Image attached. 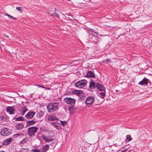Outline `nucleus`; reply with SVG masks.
<instances>
[{
	"mask_svg": "<svg viewBox=\"0 0 152 152\" xmlns=\"http://www.w3.org/2000/svg\"><path fill=\"white\" fill-rule=\"evenodd\" d=\"M60 12L58 10H56V9L54 7H49L48 8V14L49 15L54 16L59 19V13Z\"/></svg>",
	"mask_w": 152,
	"mask_h": 152,
	"instance_id": "nucleus-1",
	"label": "nucleus"
},
{
	"mask_svg": "<svg viewBox=\"0 0 152 152\" xmlns=\"http://www.w3.org/2000/svg\"><path fill=\"white\" fill-rule=\"evenodd\" d=\"M58 103L53 102L48 104V112L52 113L56 111L58 109Z\"/></svg>",
	"mask_w": 152,
	"mask_h": 152,
	"instance_id": "nucleus-2",
	"label": "nucleus"
},
{
	"mask_svg": "<svg viewBox=\"0 0 152 152\" xmlns=\"http://www.w3.org/2000/svg\"><path fill=\"white\" fill-rule=\"evenodd\" d=\"M38 129V128L35 126L28 128L27 129L28 135L31 137H34Z\"/></svg>",
	"mask_w": 152,
	"mask_h": 152,
	"instance_id": "nucleus-3",
	"label": "nucleus"
},
{
	"mask_svg": "<svg viewBox=\"0 0 152 152\" xmlns=\"http://www.w3.org/2000/svg\"><path fill=\"white\" fill-rule=\"evenodd\" d=\"M87 83V82L86 80H83L77 82L75 84V86L78 88H81L85 87Z\"/></svg>",
	"mask_w": 152,
	"mask_h": 152,
	"instance_id": "nucleus-4",
	"label": "nucleus"
},
{
	"mask_svg": "<svg viewBox=\"0 0 152 152\" xmlns=\"http://www.w3.org/2000/svg\"><path fill=\"white\" fill-rule=\"evenodd\" d=\"M73 93L80 96L81 99H83L85 96L83 91L80 90H74L73 91Z\"/></svg>",
	"mask_w": 152,
	"mask_h": 152,
	"instance_id": "nucleus-5",
	"label": "nucleus"
},
{
	"mask_svg": "<svg viewBox=\"0 0 152 152\" xmlns=\"http://www.w3.org/2000/svg\"><path fill=\"white\" fill-rule=\"evenodd\" d=\"M64 99L65 102L68 104L73 105H75V101L74 99L68 97L65 98Z\"/></svg>",
	"mask_w": 152,
	"mask_h": 152,
	"instance_id": "nucleus-6",
	"label": "nucleus"
},
{
	"mask_svg": "<svg viewBox=\"0 0 152 152\" xmlns=\"http://www.w3.org/2000/svg\"><path fill=\"white\" fill-rule=\"evenodd\" d=\"M94 101V98L92 96H88L86 99L85 101V104L87 106L91 105L93 103Z\"/></svg>",
	"mask_w": 152,
	"mask_h": 152,
	"instance_id": "nucleus-7",
	"label": "nucleus"
},
{
	"mask_svg": "<svg viewBox=\"0 0 152 152\" xmlns=\"http://www.w3.org/2000/svg\"><path fill=\"white\" fill-rule=\"evenodd\" d=\"M0 134L3 136H6L10 134V132L7 128H3L0 131Z\"/></svg>",
	"mask_w": 152,
	"mask_h": 152,
	"instance_id": "nucleus-8",
	"label": "nucleus"
},
{
	"mask_svg": "<svg viewBox=\"0 0 152 152\" xmlns=\"http://www.w3.org/2000/svg\"><path fill=\"white\" fill-rule=\"evenodd\" d=\"M6 110L10 114H12L14 113L15 109L13 107H8L6 108Z\"/></svg>",
	"mask_w": 152,
	"mask_h": 152,
	"instance_id": "nucleus-9",
	"label": "nucleus"
},
{
	"mask_svg": "<svg viewBox=\"0 0 152 152\" xmlns=\"http://www.w3.org/2000/svg\"><path fill=\"white\" fill-rule=\"evenodd\" d=\"M35 113L34 112L32 111L28 112L26 115V117L28 119H31L33 118Z\"/></svg>",
	"mask_w": 152,
	"mask_h": 152,
	"instance_id": "nucleus-10",
	"label": "nucleus"
},
{
	"mask_svg": "<svg viewBox=\"0 0 152 152\" xmlns=\"http://www.w3.org/2000/svg\"><path fill=\"white\" fill-rule=\"evenodd\" d=\"M96 87L100 91H105V88L101 84L97 83H96Z\"/></svg>",
	"mask_w": 152,
	"mask_h": 152,
	"instance_id": "nucleus-11",
	"label": "nucleus"
},
{
	"mask_svg": "<svg viewBox=\"0 0 152 152\" xmlns=\"http://www.w3.org/2000/svg\"><path fill=\"white\" fill-rule=\"evenodd\" d=\"M51 124L53 126L56 128L57 129L59 130L61 129V128L60 126V124L56 122H50Z\"/></svg>",
	"mask_w": 152,
	"mask_h": 152,
	"instance_id": "nucleus-12",
	"label": "nucleus"
},
{
	"mask_svg": "<svg viewBox=\"0 0 152 152\" xmlns=\"http://www.w3.org/2000/svg\"><path fill=\"white\" fill-rule=\"evenodd\" d=\"M148 79L144 78L142 81L140 82L138 84L142 86L144 85H146L148 83Z\"/></svg>",
	"mask_w": 152,
	"mask_h": 152,
	"instance_id": "nucleus-13",
	"label": "nucleus"
},
{
	"mask_svg": "<svg viewBox=\"0 0 152 152\" xmlns=\"http://www.w3.org/2000/svg\"><path fill=\"white\" fill-rule=\"evenodd\" d=\"M96 86V84H95L94 81L91 79L89 86L90 88L91 89H93L95 88Z\"/></svg>",
	"mask_w": 152,
	"mask_h": 152,
	"instance_id": "nucleus-14",
	"label": "nucleus"
},
{
	"mask_svg": "<svg viewBox=\"0 0 152 152\" xmlns=\"http://www.w3.org/2000/svg\"><path fill=\"white\" fill-rule=\"evenodd\" d=\"M26 127L31 126L34 125L36 123V122L33 120L29 121L26 122Z\"/></svg>",
	"mask_w": 152,
	"mask_h": 152,
	"instance_id": "nucleus-15",
	"label": "nucleus"
},
{
	"mask_svg": "<svg viewBox=\"0 0 152 152\" xmlns=\"http://www.w3.org/2000/svg\"><path fill=\"white\" fill-rule=\"evenodd\" d=\"M48 120L52 121L58 120V119L56 117L55 115H53L51 116H48Z\"/></svg>",
	"mask_w": 152,
	"mask_h": 152,
	"instance_id": "nucleus-16",
	"label": "nucleus"
},
{
	"mask_svg": "<svg viewBox=\"0 0 152 152\" xmlns=\"http://www.w3.org/2000/svg\"><path fill=\"white\" fill-rule=\"evenodd\" d=\"M12 140L11 138H9L7 139L4 140L3 142V144L4 145H9L11 142Z\"/></svg>",
	"mask_w": 152,
	"mask_h": 152,
	"instance_id": "nucleus-17",
	"label": "nucleus"
},
{
	"mask_svg": "<svg viewBox=\"0 0 152 152\" xmlns=\"http://www.w3.org/2000/svg\"><path fill=\"white\" fill-rule=\"evenodd\" d=\"M86 76L87 77H94L95 75L94 73L90 71L88 72Z\"/></svg>",
	"mask_w": 152,
	"mask_h": 152,
	"instance_id": "nucleus-18",
	"label": "nucleus"
},
{
	"mask_svg": "<svg viewBox=\"0 0 152 152\" xmlns=\"http://www.w3.org/2000/svg\"><path fill=\"white\" fill-rule=\"evenodd\" d=\"M88 33H91V34L94 36V37L95 39L97 36V34L96 32H93V30L92 29H90L88 31Z\"/></svg>",
	"mask_w": 152,
	"mask_h": 152,
	"instance_id": "nucleus-19",
	"label": "nucleus"
},
{
	"mask_svg": "<svg viewBox=\"0 0 152 152\" xmlns=\"http://www.w3.org/2000/svg\"><path fill=\"white\" fill-rule=\"evenodd\" d=\"M89 34L88 37H89V41H94L95 39L94 37V36L92 35H91V33H88Z\"/></svg>",
	"mask_w": 152,
	"mask_h": 152,
	"instance_id": "nucleus-20",
	"label": "nucleus"
},
{
	"mask_svg": "<svg viewBox=\"0 0 152 152\" xmlns=\"http://www.w3.org/2000/svg\"><path fill=\"white\" fill-rule=\"evenodd\" d=\"M24 125L22 124H19L16 126V127L18 130H20L22 129L24 127Z\"/></svg>",
	"mask_w": 152,
	"mask_h": 152,
	"instance_id": "nucleus-21",
	"label": "nucleus"
},
{
	"mask_svg": "<svg viewBox=\"0 0 152 152\" xmlns=\"http://www.w3.org/2000/svg\"><path fill=\"white\" fill-rule=\"evenodd\" d=\"M66 15H67L68 17L67 16H65V17L66 18H69V19L70 20H75L74 18L73 15H69L68 14H66Z\"/></svg>",
	"mask_w": 152,
	"mask_h": 152,
	"instance_id": "nucleus-22",
	"label": "nucleus"
},
{
	"mask_svg": "<svg viewBox=\"0 0 152 152\" xmlns=\"http://www.w3.org/2000/svg\"><path fill=\"white\" fill-rule=\"evenodd\" d=\"M71 105L68 107V110H69L70 111L72 112H73V111L75 110V108L74 107V105Z\"/></svg>",
	"mask_w": 152,
	"mask_h": 152,
	"instance_id": "nucleus-23",
	"label": "nucleus"
},
{
	"mask_svg": "<svg viewBox=\"0 0 152 152\" xmlns=\"http://www.w3.org/2000/svg\"><path fill=\"white\" fill-rule=\"evenodd\" d=\"M27 110V108L26 107H24L22 110H21V112L20 113V114L22 115H24Z\"/></svg>",
	"mask_w": 152,
	"mask_h": 152,
	"instance_id": "nucleus-24",
	"label": "nucleus"
},
{
	"mask_svg": "<svg viewBox=\"0 0 152 152\" xmlns=\"http://www.w3.org/2000/svg\"><path fill=\"white\" fill-rule=\"evenodd\" d=\"M16 121H25V119L23 117H20L18 118H16L15 119Z\"/></svg>",
	"mask_w": 152,
	"mask_h": 152,
	"instance_id": "nucleus-25",
	"label": "nucleus"
},
{
	"mask_svg": "<svg viewBox=\"0 0 152 152\" xmlns=\"http://www.w3.org/2000/svg\"><path fill=\"white\" fill-rule=\"evenodd\" d=\"M126 137L127 138L126 140V142H129V141H131L132 139V138L131 137L130 135H127Z\"/></svg>",
	"mask_w": 152,
	"mask_h": 152,
	"instance_id": "nucleus-26",
	"label": "nucleus"
},
{
	"mask_svg": "<svg viewBox=\"0 0 152 152\" xmlns=\"http://www.w3.org/2000/svg\"><path fill=\"white\" fill-rule=\"evenodd\" d=\"M43 115V112L42 111H40L37 114V117L39 118Z\"/></svg>",
	"mask_w": 152,
	"mask_h": 152,
	"instance_id": "nucleus-27",
	"label": "nucleus"
},
{
	"mask_svg": "<svg viewBox=\"0 0 152 152\" xmlns=\"http://www.w3.org/2000/svg\"><path fill=\"white\" fill-rule=\"evenodd\" d=\"M42 152H46L48 149V145H46L42 148Z\"/></svg>",
	"mask_w": 152,
	"mask_h": 152,
	"instance_id": "nucleus-28",
	"label": "nucleus"
},
{
	"mask_svg": "<svg viewBox=\"0 0 152 152\" xmlns=\"http://www.w3.org/2000/svg\"><path fill=\"white\" fill-rule=\"evenodd\" d=\"M99 94L100 95L102 99H103L105 95V92H101L99 93Z\"/></svg>",
	"mask_w": 152,
	"mask_h": 152,
	"instance_id": "nucleus-29",
	"label": "nucleus"
},
{
	"mask_svg": "<svg viewBox=\"0 0 152 152\" xmlns=\"http://www.w3.org/2000/svg\"><path fill=\"white\" fill-rule=\"evenodd\" d=\"M7 15L9 18L12 19H13L14 20H16V18H14L12 16L8 14H6V15Z\"/></svg>",
	"mask_w": 152,
	"mask_h": 152,
	"instance_id": "nucleus-30",
	"label": "nucleus"
},
{
	"mask_svg": "<svg viewBox=\"0 0 152 152\" xmlns=\"http://www.w3.org/2000/svg\"><path fill=\"white\" fill-rule=\"evenodd\" d=\"M27 139L26 138H25L24 139H23L22 141H21L20 142V143H21L22 144H24L25 143H26L27 141Z\"/></svg>",
	"mask_w": 152,
	"mask_h": 152,
	"instance_id": "nucleus-31",
	"label": "nucleus"
},
{
	"mask_svg": "<svg viewBox=\"0 0 152 152\" xmlns=\"http://www.w3.org/2000/svg\"><path fill=\"white\" fill-rule=\"evenodd\" d=\"M61 125L63 126H65V125L66 124L67 122L65 121H60Z\"/></svg>",
	"mask_w": 152,
	"mask_h": 152,
	"instance_id": "nucleus-32",
	"label": "nucleus"
},
{
	"mask_svg": "<svg viewBox=\"0 0 152 152\" xmlns=\"http://www.w3.org/2000/svg\"><path fill=\"white\" fill-rule=\"evenodd\" d=\"M1 118L3 121H7V118L5 115H3L1 116Z\"/></svg>",
	"mask_w": 152,
	"mask_h": 152,
	"instance_id": "nucleus-33",
	"label": "nucleus"
},
{
	"mask_svg": "<svg viewBox=\"0 0 152 152\" xmlns=\"http://www.w3.org/2000/svg\"><path fill=\"white\" fill-rule=\"evenodd\" d=\"M20 152H28V149L26 148H22Z\"/></svg>",
	"mask_w": 152,
	"mask_h": 152,
	"instance_id": "nucleus-34",
	"label": "nucleus"
},
{
	"mask_svg": "<svg viewBox=\"0 0 152 152\" xmlns=\"http://www.w3.org/2000/svg\"><path fill=\"white\" fill-rule=\"evenodd\" d=\"M53 138L52 137V136L51 137H48V142L49 141H53Z\"/></svg>",
	"mask_w": 152,
	"mask_h": 152,
	"instance_id": "nucleus-35",
	"label": "nucleus"
},
{
	"mask_svg": "<svg viewBox=\"0 0 152 152\" xmlns=\"http://www.w3.org/2000/svg\"><path fill=\"white\" fill-rule=\"evenodd\" d=\"M32 151V152H40V151L37 149H33Z\"/></svg>",
	"mask_w": 152,
	"mask_h": 152,
	"instance_id": "nucleus-36",
	"label": "nucleus"
},
{
	"mask_svg": "<svg viewBox=\"0 0 152 152\" xmlns=\"http://www.w3.org/2000/svg\"><path fill=\"white\" fill-rule=\"evenodd\" d=\"M4 38L6 40H8V39H7L9 38V37L8 36L6 35H4L3 36Z\"/></svg>",
	"mask_w": 152,
	"mask_h": 152,
	"instance_id": "nucleus-37",
	"label": "nucleus"
},
{
	"mask_svg": "<svg viewBox=\"0 0 152 152\" xmlns=\"http://www.w3.org/2000/svg\"><path fill=\"white\" fill-rule=\"evenodd\" d=\"M21 8L20 7H16V9L17 10L19 11H20V12H21L22 10H21Z\"/></svg>",
	"mask_w": 152,
	"mask_h": 152,
	"instance_id": "nucleus-38",
	"label": "nucleus"
},
{
	"mask_svg": "<svg viewBox=\"0 0 152 152\" xmlns=\"http://www.w3.org/2000/svg\"><path fill=\"white\" fill-rule=\"evenodd\" d=\"M104 61L106 62V63H107L108 62H111V61L110 59H106Z\"/></svg>",
	"mask_w": 152,
	"mask_h": 152,
	"instance_id": "nucleus-39",
	"label": "nucleus"
},
{
	"mask_svg": "<svg viewBox=\"0 0 152 152\" xmlns=\"http://www.w3.org/2000/svg\"><path fill=\"white\" fill-rule=\"evenodd\" d=\"M42 137L43 139L45 140L46 141H48V138L47 137H46L44 135H43L42 136Z\"/></svg>",
	"mask_w": 152,
	"mask_h": 152,
	"instance_id": "nucleus-40",
	"label": "nucleus"
},
{
	"mask_svg": "<svg viewBox=\"0 0 152 152\" xmlns=\"http://www.w3.org/2000/svg\"><path fill=\"white\" fill-rule=\"evenodd\" d=\"M22 135H23L22 133H18L16 134V136H18Z\"/></svg>",
	"mask_w": 152,
	"mask_h": 152,
	"instance_id": "nucleus-41",
	"label": "nucleus"
},
{
	"mask_svg": "<svg viewBox=\"0 0 152 152\" xmlns=\"http://www.w3.org/2000/svg\"><path fill=\"white\" fill-rule=\"evenodd\" d=\"M51 145L53 146H55V143L54 142H52Z\"/></svg>",
	"mask_w": 152,
	"mask_h": 152,
	"instance_id": "nucleus-42",
	"label": "nucleus"
},
{
	"mask_svg": "<svg viewBox=\"0 0 152 152\" xmlns=\"http://www.w3.org/2000/svg\"><path fill=\"white\" fill-rule=\"evenodd\" d=\"M127 150V149H126V150H125V151H126ZM125 150H124L122 151H121V152H124V151Z\"/></svg>",
	"mask_w": 152,
	"mask_h": 152,
	"instance_id": "nucleus-43",
	"label": "nucleus"
},
{
	"mask_svg": "<svg viewBox=\"0 0 152 152\" xmlns=\"http://www.w3.org/2000/svg\"><path fill=\"white\" fill-rule=\"evenodd\" d=\"M0 152H5L3 151H0Z\"/></svg>",
	"mask_w": 152,
	"mask_h": 152,
	"instance_id": "nucleus-44",
	"label": "nucleus"
},
{
	"mask_svg": "<svg viewBox=\"0 0 152 152\" xmlns=\"http://www.w3.org/2000/svg\"><path fill=\"white\" fill-rule=\"evenodd\" d=\"M40 86L42 87V88H45L44 87H42V86Z\"/></svg>",
	"mask_w": 152,
	"mask_h": 152,
	"instance_id": "nucleus-45",
	"label": "nucleus"
},
{
	"mask_svg": "<svg viewBox=\"0 0 152 152\" xmlns=\"http://www.w3.org/2000/svg\"><path fill=\"white\" fill-rule=\"evenodd\" d=\"M50 133L52 134V132L50 133H49V134H50Z\"/></svg>",
	"mask_w": 152,
	"mask_h": 152,
	"instance_id": "nucleus-46",
	"label": "nucleus"
},
{
	"mask_svg": "<svg viewBox=\"0 0 152 152\" xmlns=\"http://www.w3.org/2000/svg\"><path fill=\"white\" fill-rule=\"evenodd\" d=\"M46 108L48 109V106H47Z\"/></svg>",
	"mask_w": 152,
	"mask_h": 152,
	"instance_id": "nucleus-47",
	"label": "nucleus"
},
{
	"mask_svg": "<svg viewBox=\"0 0 152 152\" xmlns=\"http://www.w3.org/2000/svg\"><path fill=\"white\" fill-rule=\"evenodd\" d=\"M48 148H49V145H48Z\"/></svg>",
	"mask_w": 152,
	"mask_h": 152,
	"instance_id": "nucleus-48",
	"label": "nucleus"
},
{
	"mask_svg": "<svg viewBox=\"0 0 152 152\" xmlns=\"http://www.w3.org/2000/svg\"><path fill=\"white\" fill-rule=\"evenodd\" d=\"M2 146V145H0V147H1Z\"/></svg>",
	"mask_w": 152,
	"mask_h": 152,
	"instance_id": "nucleus-49",
	"label": "nucleus"
},
{
	"mask_svg": "<svg viewBox=\"0 0 152 152\" xmlns=\"http://www.w3.org/2000/svg\"><path fill=\"white\" fill-rule=\"evenodd\" d=\"M130 151H129V152H130Z\"/></svg>",
	"mask_w": 152,
	"mask_h": 152,
	"instance_id": "nucleus-50",
	"label": "nucleus"
},
{
	"mask_svg": "<svg viewBox=\"0 0 152 152\" xmlns=\"http://www.w3.org/2000/svg\"><path fill=\"white\" fill-rule=\"evenodd\" d=\"M48 47H50V46L48 45Z\"/></svg>",
	"mask_w": 152,
	"mask_h": 152,
	"instance_id": "nucleus-51",
	"label": "nucleus"
}]
</instances>
